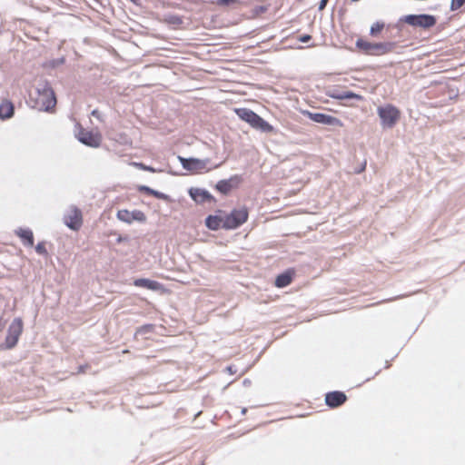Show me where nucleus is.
<instances>
[{
  "mask_svg": "<svg viewBox=\"0 0 465 465\" xmlns=\"http://www.w3.org/2000/svg\"><path fill=\"white\" fill-rule=\"evenodd\" d=\"M14 104L8 99H4L0 104V118L2 120L9 119L14 115Z\"/></svg>",
  "mask_w": 465,
  "mask_h": 465,
  "instance_id": "f3484780",
  "label": "nucleus"
},
{
  "mask_svg": "<svg viewBox=\"0 0 465 465\" xmlns=\"http://www.w3.org/2000/svg\"><path fill=\"white\" fill-rule=\"evenodd\" d=\"M302 114L307 116L309 119L315 123L323 124L327 125H336L339 127L343 126V123L331 115L322 114V113H312L310 111H302Z\"/></svg>",
  "mask_w": 465,
  "mask_h": 465,
  "instance_id": "1a4fd4ad",
  "label": "nucleus"
},
{
  "mask_svg": "<svg viewBox=\"0 0 465 465\" xmlns=\"http://www.w3.org/2000/svg\"><path fill=\"white\" fill-rule=\"evenodd\" d=\"M15 233L21 239L24 245L30 247L34 245V234L30 229L20 228L15 232Z\"/></svg>",
  "mask_w": 465,
  "mask_h": 465,
  "instance_id": "a211bd4d",
  "label": "nucleus"
},
{
  "mask_svg": "<svg viewBox=\"0 0 465 465\" xmlns=\"http://www.w3.org/2000/svg\"><path fill=\"white\" fill-rule=\"evenodd\" d=\"M356 47L368 55H384L393 51L395 44L391 42L371 43L363 39H358Z\"/></svg>",
  "mask_w": 465,
  "mask_h": 465,
  "instance_id": "20e7f679",
  "label": "nucleus"
},
{
  "mask_svg": "<svg viewBox=\"0 0 465 465\" xmlns=\"http://www.w3.org/2000/svg\"><path fill=\"white\" fill-rule=\"evenodd\" d=\"M234 112L240 119L248 123L254 129L263 133H272L273 131V127L269 123L248 108H236Z\"/></svg>",
  "mask_w": 465,
  "mask_h": 465,
  "instance_id": "7ed1b4c3",
  "label": "nucleus"
},
{
  "mask_svg": "<svg viewBox=\"0 0 465 465\" xmlns=\"http://www.w3.org/2000/svg\"><path fill=\"white\" fill-rule=\"evenodd\" d=\"M152 195L156 196V197H161V194L158 192H156V191H153Z\"/></svg>",
  "mask_w": 465,
  "mask_h": 465,
  "instance_id": "2f4dec72",
  "label": "nucleus"
},
{
  "mask_svg": "<svg viewBox=\"0 0 465 465\" xmlns=\"http://www.w3.org/2000/svg\"><path fill=\"white\" fill-rule=\"evenodd\" d=\"M346 401L347 396L342 391H331L325 395L326 404L332 409L341 406Z\"/></svg>",
  "mask_w": 465,
  "mask_h": 465,
  "instance_id": "ddd939ff",
  "label": "nucleus"
},
{
  "mask_svg": "<svg viewBox=\"0 0 465 465\" xmlns=\"http://www.w3.org/2000/svg\"><path fill=\"white\" fill-rule=\"evenodd\" d=\"M465 4V0H451L450 10H459Z\"/></svg>",
  "mask_w": 465,
  "mask_h": 465,
  "instance_id": "5701e85b",
  "label": "nucleus"
},
{
  "mask_svg": "<svg viewBox=\"0 0 465 465\" xmlns=\"http://www.w3.org/2000/svg\"><path fill=\"white\" fill-rule=\"evenodd\" d=\"M178 160L185 170L193 173H200L206 168V162L200 159L178 156Z\"/></svg>",
  "mask_w": 465,
  "mask_h": 465,
  "instance_id": "9b49d317",
  "label": "nucleus"
},
{
  "mask_svg": "<svg viewBox=\"0 0 465 465\" xmlns=\"http://www.w3.org/2000/svg\"><path fill=\"white\" fill-rule=\"evenodd\" d=\"M329 96L337 99V100H344V99H356L359 101L363 100V96L358 94H355L351 91L343 92V93H331Z\"/></svg>",
  "mask_w": 465,
  "mask_h": 465,
  "instance_id": "aec40b11",
  "label": "nucleus"
},
{
  "mask_svg": "<svg viewBox=\"0 0 465 465\" xmlns=\"http://www.w3.org/2000/svg\"><path fill=\"white\" fill-rule=\"evenodd\" d=\"M64 223L72 230L78 231L83 225V214L80 209L72 206L64 217Z\"/></svg>",
  "mask_w": 465,
  "mask_h": 465,
  "instance_id": "6e6552de",
  "label": "nucleus"
},
{
  "mask_svg": "<svg viewBox=\"0 0 465 465\" xmlns=\"http://www.w3.org/2000/svg\"><path fill=\"white\" fill-rule=\"evenodd\" d=\"M78 140L85 145L99 147L102 142V135L98 132L81 129L77 134Z\"/></svg>",
  "mask_w": 465,
  "mask_h": 465,
  "instance_id": "9d476101",
  "label": "nucleus"
},
{
  "mask_svg": "<svg viewBox=\"0 0 465 465\" xmlns=\"http://www.w3.org/2000/svg\"><path fill=\"white\" fill-rule=\"evenodd\" d=\"M34 106L39 111L50 112L56 105V97L48 83H44L35 93L31 95Z\"/></svg>",
  "mask_w": 465,
  "mask_h": 465,
  "instance_id": "f257e3e1",
  "label": "nucleus"
},
{
  "mask_svg": "<svg viewBox=\"0 0 465 465\" xmlns=\"http://www.w3.org/2000/svg\"><path fill=\"white\" fill-rule=\"evenodd\" d=\"M24 323L21 318L13 320L7 330V335L4 344L1 345L2 349H13L18 342V340L23 332Z\"/></svg>",
  "mask_w": 465,
  "mask_h": 465,
  "instance_id": "39448f33",
  "label": "nucleus"
},
{
  "mask_svg": "<svg viewBox=\"0 0 465 465\" xmlns=\"http://www.w3.org/2000/svg\"><path fill=\"white\" fill-rule=\"evenodd\" d=\"M142 190H143V191H145L147 193H149V194H151V195H152V193H153V191H154V190H153V189H151V188H149V187H145V186H144V187H142Z\"/></svg>",
  "mask_w": 465,
  "mask_h": 465,
  "instance_id": "c756f323",
  "label": "nucleus"
},
{
  "mask_svg": "<svg viewBox=\"0 0 465 465\" xmlns=\"http://www.w3.org/2000/svg\"><path fill=\"white\" fill-rule=\"evenodd\" d=\"M328 0H321L319 9L323 10L327 5Z\"/></svg>",
  "mask_w": 465,
  "mask_h": 465,
  "instance_id": "cd10ccee",
  "label": "nucleus"
},
{
  "mask_svg": "<svg viewBox=\"0 0 465 465\" xmlns=\"http://www.w3.org/2000/svg\"><path fill=\"white\" fill-rule=\"evenodd\" d=\"M241 178L237 175L231 177L228 180H221L216 184V189L222 193L227 194L232 189L238 186Z\"/></svg>",
  "mask_w": 465,
  "mask_h": 465,
  "instance_id": "4468645a",
  "label": "nucleus"
},
{
  "mask_svg": "<svg viewBox=\"0 0 465 465\" xmlns=\"http://www.w3.org/2000/svg\"><path fill=\"white\" fill-rule=\"evenodd\" d=\"M163 22L174 30L180 29L183 23V18L177 15H167L163 18Z\"/></svg>",
  "mask_w": 465,
  "mask_h": 465,
  "instance_id": "6ab92c4d",
  "label": "nucleus"
},
{
  "mask_svg": "<svg viewBox=\"0 0 465 465\" xmlns=\"http://www.w3.org/2000/svg\"><path fill=\"white\" fill-rule=\"evenodd\" d=\"M295 275V271L293 269H288L284 272L279 274L275 279V286L278 288H283L290 285L292 282V279Z\"/></svg>",
  "mask_w": 465,
  "mask_h": 465,
  "instance_id": "2eb2a0df",
  "label": "nucleus"
},
{
  "mask_svg": "<svg viewBox=\"0 0 465 465\" xmlns=\"http://www.w3.org/2000/svg\"><path fill=\"white\" fill-rule=\"evenodd\" d=\"M134 165L138 166L139 168H141L143 170H149V171L152 170L151 168L144 166L143 163H134Z\"/></svg>",
  "mask_w": 465,
  "mask_h": 465,
  "instance_id": "c85d7f7f",
  "label": "nucleus"
},
{
  "mask_svg": "<svg viewBox=\"0 0 465 465\" xmlns=\"http://www.w3.org/2000/svg\"><path fill=\"white\" fill-rule=\"evenodd\" d=\"M35 251L39 254L47 255V250L45 248V242H38L35 246Z\"/></svg>",
  "mask_w": 465,
  "mask_h": 465,
  "instance_id": "b1692460",
  "label": "nucleus"
},
{
  "mask_svg": "<svg viewBox=\"0 0 465 465\" xmlns=\"http://www.w3.org/2000/svg\"><path fill=\"white\" fill-rule=\"evenodd\" d=\"M239 3V0H219L218 4L221 5H227L230 4H237Z\"/></svg>",
  "mask_w": 465,
  "mask_h": 465,
  "instance_id": "393cba45",
  "label": "nucleus"
},
{
  "mask_svg": "<svg viewBox=\"0 0 465 465\" xmlns=\"http://www.w3.org/2000/svg\"><path fill=\"white\" fill-rule=\"evenodd\" d=\"M134 284L137 287H143V288H146V289H149L152 291H159V292L164 291V287L162 283H160L156 281L149 280V279H144V278L136 279L134 281Z\"/></svg>",
  "mask_w": 465,
  "mask_h": 465,
  "instance_id": "dca6fc26",
  "label": "nucleus"
},
{
  "mask_svg": "<svg viewBox=\"0 0 465 465\" xmlns=\"http://www.w3.org/2000/svg\"><path fill=\"white\" fill-rule=\"evenodd\" d=\"M377 114L383 129H392L401 120V110L392 104H385L377 108Z\"/></svg>",
  "mask_w": 465,
  "mask_h": 465,
  "instance_id": "f03ea898",
  "label": "nucleus"
},
{
  "mask_svg": "<svg viewBox=\"0 0 465 465\" xmlns=\"http://www.w3.org/2000/svg\"><path fill=\"white\" fill-rule=\"evenodd\" d=\"M384 28L385 23L383 21H377L371 26L370 35L371 36H378Z\"/></svg>",
  "mask_w": 465,
  "mask_h": 465,
  "instance_id": "4be33fe9",
  "label": "nucleus"
},
{
  "mask_svg": "<svg viewBox=\"0 0 465 465\" xmlns=\"http://www.w3.org/2000/svg\"><path fill=\"white\" fill-rule=\"evenodd\" d=\"M226 371L230 373V374H235L237 372V369L235 366H228L226 368Z\"/></svg>",
  "mask_w": 465,
  "mask_h": 465,
  "instance_id": "bb28decb",
  "label": "nucleus"
},
{
  "mask_svg": "<svg viewBox=\"0 0 465 465\" xmlns=\"http://www.w3.org/2000/svg\"><path fill=\"white\" fill-rule=\"evenodd\" d=\"M206 226L211 230H218L219 228H223V217L209 215L206 218Z\"/></svg>",
  "mask_w": 465,
  "mask_h": 465,
  "instance_id": "412c9836",
  "label": "nucleus"
},
{
  "mask_svg": "<svg viewBox=\"0 0 465 465\" xmlns=\"http://www.w3.org/2000/svg\"><path fill=\"white\" fill-rule=\"evenodd\" d=\"M117 218L124 223H131L134 221L143 223L146 221L144 213L139 210L130 212L128 210H120L117 213Z\"/></svg>",
  "mask_w": 465,
  "mask_h": 465,
  "instance_id": "f8f14e48",
  "label": "nucleus"
},
{
  "mask_svg": "<svg viewBox=\"0 0 465 465\" xmlns=\"http://www.w3.org/2000/svg\"><path fill=\"white\" fill-rule=\"evenodd\" d=\"M312 39L310 35H303L299 37V41L302 43H308Z\"/></svg>",
  "mask_w": 465,
  "mask_h": 465,
  "instance_id": "a878e982",
  "label": "nucleus"
},
{
  "mask_svg": "<svg viewBox=\"0 0 465 465\" xmlns=\"http://www.w3.org/2000/svg\"><path fill=\"white\" fill-rule=\"evenodd\" d=\"M152 195L156 196V197H161V194L158 192H156V191H153Z\"/></svg>",
  "mask_w": 465,
  "mask_h": 465,
  "instance_id": "7c9ffc66",
  "label": "nucleus"
},
{
  "mask_svg": "<svg viewBox=\"0 0 465 465\" xmlns=\"http://www.w3.org/2000/svg\"><path fill=\"white\" fill-rule=\"evenodd\" d=\"M402 21L409 25L413 27H420L423 29H429L433 27L437 19L431 15H408L403 17Z\"/></svg>",
  "mask_w": 465,
  "mask_h": 465,
  "instance_id": "0eeeda50",
  "label": "nucleus"
},
{
  "mask_svg": "<svg viewBox=\"0 0 465 465\" xmlns=\"http://www.w3.org/2000/svg\"><path fill=\"white\" fill-rule=\"evenodd\" d=\"M249 213L246 207L234 209L231 213L223 216V228L227 230L236 229L247 222Z\"/></svg>",
  "mask_w": 465,
  "mask_h": 465,
  "instance_id": "423d86ee",
  "label": "nucleus"
}]
</instances>
